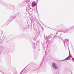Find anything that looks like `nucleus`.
Listing matches in <instances>:
<instances>
[{
  "label": "nucleus",
  "instance_id": "f257e3e1",
  "mask_svg": "<svg viewBox=\"0 0 74 74\" xmlns=\"http://www.w3.org/2000/svg\"><path fill=\"white\" fill-rule=\"evenodd\" d=\"M52 66L55 69H58V65L55 63H53L52 64Z\"/></svg>",
  "mask_w": 74,
  "mask_h": 74
},
{
  "label": "nucleus",
  "instance_id": "f03ea898",
  "mask_svg": "<svg viewBox=\"0 0 74 74\" xmlns=\"http://www.w3.org/2000/svg\"><path fill=\"white\" fill-rule=\"evenodd\" d=\"M32 7H34L36 5V4L35 2H33L32 3Z\"/></svg>",
  "mask_w": 74,
  "mask_h": 74
},
{
  "label": "nucleus",
  "instance_id": "7ed1b4c3",
  "mask_svg": "<svg viewBox=\"0 0 74 74\" xmlns=\"http://www.w3.org/2000/svg\"><path fill=\"white\" fill-rule=\"evenodd\" d=\"M70 59V56H69L68 57L66 58L65 59L62 60V61H64V60H69Z\"/></svg>",
  "mask_w": 74,
  "mask_h": 74
},
{
  "label": "nucleus",
  "instance_id": "20e7f679",
  "mask_svg": "<svg viewBox=\"0 0 74 74\" xmlns=\"http://www.w3.org/2000/svg\"><path fill=\"white\" fill-rule=\"evenodd\" d=\"M67 41H68V43H69V40H67Z\"/></svg>",
  "mask_w": 74,
  "mask_h": 74
},
{
  "label": "nucleus",
  "instance_id": "39448f33",
  "mask_svg": "<svg viewBox=\"0 0 74 74\" xmlns=\"http://www.w3.org/2000/svg\"><path fill=\"white\" fill-rule=\"evenodd\" d=\"M22 72H21V73H20V74H22Z\"/></svg>",
  "mask_w": 74,
  "mask_h": 74
},
{
  "label": "nucleus",
  "instance_id": "423d86ee",
  "mask_svg": "<svg viewBox=\"0 0 74 74\" xmlns=\"http://www.w3.org/2000/svg\"><path fill=\"white\" fill-rule=\"evenodd\" d=\"M31 12H32V11H31Z\"/></svg>",
  "mask_w": 74,
  "mask_h": 74
}]
</instances>
